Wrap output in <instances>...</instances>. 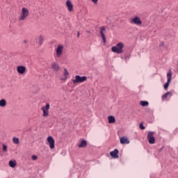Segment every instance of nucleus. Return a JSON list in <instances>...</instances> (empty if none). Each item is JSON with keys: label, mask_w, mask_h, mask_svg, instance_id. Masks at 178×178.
Listing matches in <instances>:
<instances>
[{"label": "nucleus", "mask_w": 178, "mask_h": 178, "mask_svg": "<svg viewBox=\"0 0 178 178\" xmlns=\"http://www.w3.org/2000/svg\"><path fill=\"white\" fill-rule=\"evenodd\" d=\"M123 48H124V44L120 42L115 46L112 47L111 51L115 54H123Z\"/></svg>", "instance_id": "f257e3e1"}, {"label": "nucleus", "mask_w": 178, "mask_h": 178, "mask_svg": "<svg viewBox=\"0 0 178 178\" xmlns=\"http://www.w3.org/2000/svg\"><path fill=\"white\" fill-rule=\"evenodd\" d=\"M24 44L27 42V40H24Z\"/></svg>", "instance_id": "7c9ffc66"}, {"label": "nucleus", "mask_w": 178, "mask_h": 178, "mask_svg": "<svg viewBox=\"0 0 178 178\" xmlns=\"http://www.w3.org/2000/svg\"><path fill=\"white\" fill-rule=\"evenodd\" d=\"M0 106H1V108H5V106H6V100H5V99L0 100Z\"/></svg>", "instance_id": "4be33fe9"}, {"label": "nucleus", "mask_w": 178, "mask_h": 178, "mask_svg": "<svg viewBox=\"0 0 178 178\" xmlns=\"http://www.w3.org/2000/svg\"><path fill=\"white\" fill-rule=\"evenodd\" d=\"M13 141L14 144H19V138H17L16 137H14L13 138Z\"/></svg>", "instance_id": "393cba45"}, {"label": "nucleus", "mask_w": 178, "mask_h": 178, "mask_svg": "<svg viewBox=\"0 0 178 178\" xmlns=\"http://www.w3.org/2000/svg\"><path fill=\"white\" fill-rule=\"evenodd\" d=\"M42 111H43V116L45 118L48 116V111H49V104L47 103L46 106L42 107Z\"/></svg>", "instance_id": "9b49d317"}, {"label": "nucleus", "mask_w": 178, "mask_h": 178, "mask_svg": "<svg viewBox=\"0 0 178 178\" xmlns=\"http://www.w3.org/2000/svg\"><path fill=\"white\" fill-rule=\"evenodd\" d=\"M92 2L95 4L97 5L98 3V0H92Z\"/></svg>", "instance_id": "cd10ccee"}, {"label": "nucleus", "mask_w": 178, "mask_h": 178, "mask_svg": "<svg viewBox=\"0 0 178 178\" xmlns=\"http://www.w3.org/2000/svg\"><path fill=\"white\" fill-rule=\"evenodd\" d=\"M161 45H163V42H161Z\"/></svg>", "instance_id": "2f4dec72"}, {"label": "nucleus", "mask_w": 178, "mask_h": 178, "mask_svg": "<svg viewBox=\"0 0 178 178\" xmlns=\"http://www.w3.org/2000/svg\"><path fill=\"white\" fill-rule=\"evenodd\" d=\"M139 127H140V130H144L145 129V127H144V125L143 124H140Z\"/></svg>", "instance_id": "a878e982"}, {"label": "nucleus", "mask_w": 178, "mask_h": 178, "mask_svg": "<svg viewBox=\"0 0 178 178\" xmlns=\"http://www.w3.org/2000/svg\"><path fill=\"white\" fill-rule=\"evenodd\" d=\"M79 148H86L87 147V141L82 140L80 143L78 144Z\"/></svg>", "instance_id": "a211bd4d"}, {"label": "nucleus", "mask_w": 178, "mask_h": 178, "mask_svg": "<svg viewBox=\"0 0 178 178\" xmlns=\"http://www.w3.org/2000/svg\"><path fill=\"white\" fill-rule=\"evenodd\" d=\"M65 5L67 6V10L70 12H73V3H72V1L67 0Z\"/></svg>", "instance_id": "2eb2a0df"}, {"label": "nucleus", "mask_w": 178, "mask_h": 178, "mask_svg": "<svg viewBox=\"0 0 178 178\" xmlns=\"http://www.w3.org/2000/svg\"><path fill=\"white\" fill-rule=\"evenodd\" d=\"M79 36H80V32H78L77 37H79Z\"/></svg>", "instance_id": "c756f323"}, {"label": "nucleus", "mask_w": 178, "mask_h": 178, "mask_svg": "<svg viewBox=\"0 0 178 178\" xmlns=\"http://www.w3.org/2000/svg\"><path fill=\"white\" fill-rule=\"evenodd\" d=\"M72 81L73 84H80L81 83H84V81H87V76H81L80 75H76L74 79H72Z\"/></svg>", "instance_id": "f03ea898"}, {"label": "nucleus", "mask_w": 178, "mask_h": 178, "mask_svg": "<svg viewBox=\"0 0 178 178\" xmlns=\"http://www.w3.org/2000/svg\"><path fill=\"white\" fill-rule=\"evenodd\" d=\"M108 123L110 124L115 123V122H116V119H115V117H113V115L108 116Z\"/></svg>", "instance_id": "aec40b11"}, {"label": "nucleus", "mask_w": 178, "mask_h": 178, "mask_svg": "<svg viewBox=\"0 0 178 178\" xmlns=\"http://www.w3.org/2000/svg\"><path fill=\"white\" fill-rule=\"evenodd\" d=\"M51 69L54 72H59V69H60V67L59 66V64L57 63H53L51 64Z\"/></svg>", "instance_id": "dca6fc26"}, {"label": "nucleus", "mask_w": 178, "mask_h": 178, "mask_svg": "<svg viewBox=\"0 0 178 178\" xmlns=\"http://www.w3.org/2000/svg\"><path fill=\"white\" fill-rule=\"evenodd\" d=\"M120 142L121 144H130V140L128 139L127 137H122L120 139Z\"/></svg>", "instance_id": "f3484780"}, {"label": "nucleus", "mask_w": 178, "mask_h": 178, "mask_svg": "<svg viewBox=\"0 0 178 178\" xmlns=\"http://www.w3.org/2000/svg\"><path fill=\"white\" fill-rule=\"evenodd\" d=\"M140 105H141V106H148V105H149V103L147 101H140Z\"/></svg>", "instance_id": "5701e85b"}, {"label": "nucleus", "mask_w": 178, "mask_h": 178, "mask_svg": "<svg viewBox=\"0 0 178 178\" xmlns=\"http://www.w3.org/2000/svg\"><path fill=\"white\" fill-rule=\"evenodd\" d=\"M36 42L39 45H42V43L44 42V37H42V35L38 37L36 39Z\"/></svg>", "instance_id": "6ab92c4d"}, {"label": "nucleus", "mask_w": 178, "mask_h": 178, "mask_svg": "<svg viewBox=\"0 0 178 178\" xmlns=\"http://www.w3.org/2000/svg\"><path fill=\"white\" fill-rule=\"evenodd\" d=\"M130 54H127L126 56H125V59L126 60H127V59H130Z\"/></svg>", "instance_id": "c85d7f7f"}, {"label": "nucleus", "mask_w": 178, "mask_h": 178, "mask_svg": "<svg viewBox=\"0 0 178 178\" xmlns=\"http://www.w3.org/2000/svg\"><path fill=\"white\" fill-rule=\"evenodd\" d=\"M154 134H155V131H148L147 132V140L149 143L150 144H154L155 143V137L154 136Z\"/></svg>", "instance_id": "39448f33"}, {"label": "nucleus", "mask_w": 178, "mask_h": 178, "mask_svg": "<svg viewBox=\"0 0 178 178\" xmlns=\"http://www.w3.org/2000/svg\"><path fill=\"white\" fill-rule=\"evenodd\" d=\"M28 16H30V12L29 11V9L24 7L22 8L21 13L19 15V20L23 22V20L26 19Z\"/></svg>", "instance_id": "7ed1b4c3"}, {"label": "nucleus", "mask_w": 178, "mask_h": 178, "mask_svg": "<svg viewBox=\"0 0 178 178\" xmlns=\"http://www.w3.org/2000/svg\"><path fill=\"white\" fill-rule=\"evenodd\" d=\"M63 55V45L58 44L56 49L55 59H59Z\"/></svg>", "instance_id": "20e7f679"}, {"label": "nucleus", "mask_w": 178, "mask_h": 178, "mask_svg": "<svg viewBox=\"0 0 178 178\" xmlns=\"http://www.w3.org/2000/svg\"><path fill=\"white\" fill-rule=\"evenodd\" d=\"M105 31H106V28H105V26H102L100 29V35L101 37L103 40V42L105 44V42H106V38H105V34L104 33H105Z\"/></svg>", "instance_id": "9d476101"}, {"label": "nucleus", "mask_w": 178, "mask_h": 178, "mask_svg": "<svg viewBox=\"0 0 178 178\" xmlns=\"http://www.w3.org/2000/svg\"><path fill=\"white\" fill-rule=\"evenodd\" d=\"M16 165H17V163H16V161L10 160L9 161V166H10V168H16Z\"/></svg>", "instance_id": "412c9836"}, {"label": "nucleus", "mask_w": 178, "mask_h": 178, "mask_svg": "<svg viewBox=\"0 0 178 178\" xmlns=\"http://www.w3.org/2000/svg\"><path fill=\"white\" fill-rule=\"evenodd\" d=\"M172 81V70H169L167 73V82L164 84V89L165 90H168V87H169V84Z\"/></svg>", "instance_id": "423d86ee"}, {"label": "nucleus", "mask_w": 178, "mask_h": 178, "mask_svg": "<svg viewBox=\"0 0 178 178\" xmlns=\"http://www.w3.org/2000/svg\"><path fill=\"white\" fill-rule=\"evenodd\" d=\"M69 71H67V70H66V68H64V72H63V76L60 77V80L62 81H66V80H67L68 77H69Z\"/></svg>", "instance_id": "f8f14e48"}, {"label": "nucleus", "mask_w": 178, "mask_h": 178, "mask_svg": "<svg viewBox=\"0 0 178 178\" xmlns=\"http://www.w3.org/2000/svg\"><path fill=\"white\" fill-rule=\"evenodd\" d=\"M130 23L131 24H136V26H141L143 24V22H141V19L138 16L131 19Z\"/></svg>", "instance_id": "0eeeda50"}, {"label": "nucleus", "mask_w": 178, "mask_h": 178, "mask_svg": "<svg viewBox=\"0 0 178 178\" xmlns=\"http://www.w3.org/2000/svg\"><path fill=\"white\" fill-rule=\"evenodd\" d=\"M26 67L23 65H19L17 67V72H18L19 74H24V73H26Z\"/></svg>", "instance_id": "4468645a"}, {"label": "nucleus", "mask_w": 178, "mask_h": 178, "mask_svg": "<svg viewBox=\"0 0 178 178\" xmlns=\"http://www.w3.org/2000/svg\"><path fill=\"white\" fill-rule=\"evenodd\" d=\"M110 155L114 159H118V158H119V150L118 149H115L113 151L110 152Z\"/></svg>", "instance_id": "ddd939ff"}, {"label": "nucleus", "mask_w": 178, "mask_h": 178, "mask_svg": "<svg viewBox=\"0 0 178 178\" xmlns=\"http://www.w3.org/2000/svg\"><path fill=\"white\" fill-rule=\"evenodd\" d=\"M3 152H8V145L3 144Z\"/></svg>", "instance_id": "b1692460"}, {"label": "nucleus", "mask_w": 178, "mask_h": 178, "mask_svg": "<svg viewBox=\"0 0 178 178\" xmlns=\"http://www.w3.org/2000/svg\"><path fill=\"white\" fill-rule=\"evenodd\" d=\"M37 158H38V157H37V156H35V155H33V156H32V160H33V161H37Z\"/></svg>", "instance_id": "bb28decb"}, {"label": "nucleus", "mask_w": 178, "mask_h": 178, "mask_svg": "<svg viewBox=\"0 0 178 178\" xmlns=\"http://www.w3.org/2000/svg\"><path fill=\"white\" fill-rule=\"evenodd\" d=\"M172 95H173L170 92H167L161 96V99L162 101H169L172 98Z\"/></svg>", "instance_id": "1a4fd4ad"}, {"label": "nucleus", "mask_w": 178, "mask_h": 178, "mask_svg": "<svg viewBox=\"0 0 178 178\" xmlns=\"http://www.w3.org/2000/svg\"><path fill=\"white\" fill-rule=\"evenodd\" d=\"M47 140L50 149H54L55 148V140L54 138L52 136H48Z\"/></svg>", "instance_id": "6e6552de"}]
</instances>
